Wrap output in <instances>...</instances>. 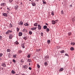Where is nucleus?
<instances>
[{
    "instance_id": "obj_1",
    "label": "nucleus",
    "mask_w": 75,
    "mask_h": 75,
    "mask_svg": "<svg viewBox=\"0 0 75 75\" xmlns=\"http://www.w3.org/2000/svg\"><path fill=\"white\" fill-rule=\"evenodd\" d=\"M13 38V35L12 34H10L9 35V39L10 40H11V39H12V38Z\"/></svg>"
},
{
    "instance_id": "obj_2",
    "label": "nucleus",
    "mask_w": 75,
    "mask_h": 75,
    "mask_svg": "<svg viewBox=\"0 0 75 75\" xmlns=\"http://www.w3.org/2000/svg\"><path fill=\"white\" fill-rule=\"evenodd\" d=\"M1 66L3 67H6V63H3L1 64Z\"/></svg>"
},
{
    "instance_id": "obj_3",
    "label": "nucleus",
    "mask_w": 75,
    "mask_h": 75,
    "mask_svg": "<svg viewBox=\"0 0 75 75\" xmlns=\"http://www.w3.org/2000/svg\"><path fill=\"white\" fill-rule=\"evenodd\" d=\"M6 4L4 3H2L1 4V6H2V7H4L6 6Z\"/></svg>"
},
{
    "instance_id": "obj_4",
    "label": "nucleus",
    "mask_w": 75,
    "mask_h": 75,
    "mask_svg": "<svg viewBox=\"0 0 75 75\" xmlns=\"http://www.w3.org/2000/svg\"><path fill=\"white\" fill-rule=\"evenodd\" d=\"M38 30H41V26L40 25H38Z\"/></svg>"
},
{
    "instance_id": "obj_5",
    "label": "nucleus",
    "mask_w": 75,
    "mask_h": 75,
    "mask_svg": "<svg viewBox=\"0 0 75 75\" xmlns=\"http://www.w3.org/2000/svg\"><path fill=\"white\" fill-rule=\"evenodd\" d=\"M18 24L19 25H23V22H22V21H20L19 23H18Z\"/></svg>"
},
{
    "instance_id": "obj_6",
    "label": "nucleus",
    "mask_w": 75,
    "mask_h": 75,
    "mask_svg": "<svg viewBox=\"0 0 75 75\" xmlns=\"http://www.w3.org/2000/svg\"><path fill=\"white\" fill-rule=\"evenodd\" d=\"M23 67L24 69H27L28 68V67L26 65L23 66Z\"/></svg>"
},
{
    "instance_id": "obj_7",
    "label": "nucleus",
    "mask_w": 75,
    "mask_h": 75,
    "mask_svg": "<svg viewBox=\"0 0 75 75\" xmlns=\"http://www.w3.org/2000/svg\"><path fill=\"white\" fill-rule=\"evenodd\" d=\"M3 16H4V17H7V13H4L3 14Z\"/></svg>"
},
{
    "instance_id": "obj_8",
    "label": "nucleus",
    "mask_w": 75,
    "mask_h": 75,
    "mask_svg": "<svg viewBox=\"0 0 75 75\" xmlns=\"http://www.w3.org/2000/svg\"><path fill=\"white\" fill-rule=\"evenodd\" d=\"M22 35H23V33H22L20 32L19 33H18L19 36H21Z\"/></svg>"
},
{
    "instance_id": "obj_9",
    "label": "nucleus",
    "mask_w": 75,
    "mask_h": 75,
    "mask_svg": "<svg viewBox=\"0 0 75 75\" xmlns=\"http://www.w3.org/2000/svg\"><path fill=\"white\" fill-rule=\"evenodd\" d=\"M36 29H37V27L33 28H31V30H35Z\"/></svg>"
},
{
    "instance_id": "obj_10",
    "label": "nucleus",
    "mask_w": 75,
    "mask_h": 75,
    "mask_svg": "<svg viewBox=\"0 0 75 75\" xmlns=\"http://www.w3.org/2000/svg\"><path fill=\"white\" fill-rule=\"evenodd\" d=\"M22 31L23 32H24L25 31L27 32L28 31L27 30V29H23Z\"/></svg>"
},
{
    "instance_id": "obj_11",
    "label": "nucleus",
    "mask_w": 75,
    "mask_h": 75,
    "mask_svg": "<svg viewBox=\"0 0 75 75\" xmlns=\"http://www.w3.org/2000/svg\"><path fill=\"white\" fill-rule=\"evenodd\" d=\"M18 5H16V6H15V8L16 9V10L17 9V8H18Z\"/></svg>"
},
{
    "instance_id": "obj_12",
    "label": "nucleus",
    "mask_w": 75,
    "mask_h": 75,
    "mask_svg": "<svg viewBox=\"0 0 75 75\" xmlns=\"http://www.w3.org/2000/svg\"><path fill=\"white\" fill-rule=\"evenodd\" d=\"M52 24H55V22L54 21H52Z\"/></svg>"
},
{
    "instance_id": "obj_13",
    "label": "nucleus",
    "mask_w": 75,
    "mask_h": 75,
    "mask_svg": "<svg viewBox=\"0 0 75 75\" xmlns=\"http://www.w3.org/2000/svg\"><path fill=\"white\" fill-rule=\"evenodd\" d=\"M70 50L71 51H74V48L73 47H71L70 48Z\"/></svg>"
},
{
    "instance_id": "obj_14",
    "label": "nucleus",
    "mask_w": 75,
    "mask_h": 75,
    "mask_svg": "<svg viewBox=\"0 0 75 75\" xmlns=\"http://www.w3.org/2000/svg\"><path fill=\"white\" fill-rule=\"evenodd\" d=\"M16 56H17V54H13V57L14 58H16Z\"/></svg>"
},
{
    "instance_id": "obj_15",
    "label": "nucleus",
    "mask_w": 75,
    "mask_h": 75,
    "mask_svg": "<svg viewBox=\"0 0 75 75\" xmlns=\"http://www.w3.org/2000/svg\"><path fill=\"white\" fill-rule=\"evenodd\" d=\"M47 28V26L46 25H45L43 26V28L44 29H46Z\"/></svg>"
},
{
    "instance_id": "obj_16",
    "label": "nucleus",
    "mask_w": 75,
    "mask_h": 75,
    "mask_svg": "<svg viewBox=\"0 0 75 75\" xmlns=\"http://www.w3.org/2000/svg\"><path fill=\"white\" fill-rule=\"evenodd\" d=\"M38 25V23H35L34 24V26H35L36 27H37Z\"/></svg>"
},
{
    "instance_id": "obj_17",
    "label": "nucleus",
    "mask_w": 75,
    "mask_h": 75,
    "mask_svg": "<svg viewBox=\"0 0 75 75\" xmlns=\"http://www.w3.org/2000/svg\"><path fill=\"white\" fill-rule=\"evenodd\" d=\"M50 42H51L50 40H48L47 41V43L48 44H50Z\"/></svg>"
},
{
    "instance_id": "obj_18",
    "label": "nucleus",
    "mask_w": 75,
    "mask_h": 75,
    "mask_svg": "<svg viewBox=\"0 0 75 75\" xmlns=\"http://www.w3.org/2000/svg\"><path fill=\"white\" fill-rule=\"evenodd\" d=\"M64 70V69L63 68H61L60 69L59 71H62Z\"/></svg>"
},
{
    "instance_id": "obj_19",
    "label": "nucleus",
    "mask_w": 75,
    "mask_h": 75,
    "mask_svg": "<svg viewBox=\"0 0 75 75\" xmlns=\"http://www.w3.org/2000/svg\"><path fill=\"white\" fill-rule=\"evenodd\" d=\"M10 51H11V50H10V49H7V52H10Z\"/></svg>"
},
{
    "instance_id": "obj_20",
    "label": "nucleus",
    "mask_w": 75,
    "mask_h": 75,
    "mask_svg": "<svg viewBox=\"0 0 75 75\" xmlns=\"http://www.w3.org/2000/svg\"><path fill=\"white\" fill-rule=\"evenodd\" d=\"M22 47L23 48H25V47H24V44H22Z\"/></svg>"
},
{
    "instance_id": "obj_21",
    "label": "nucleus",
    "mask_w": 75,
    "mask_h": 75,
    "mask_svg": "<svg viewBox=\"0 0 75 75\" xmlns=\"http://www.w3.org/2000/svg\"><path fill=\"white\" fill-rule=\"evenodd\" d=\"M24 25H25V26H28V24L27 23H26L24 24Z\"/></svg>"
},
{
    "instance_id": "obj_22",
    "label": "nucleus",
    "mask_w": 75,
    "mask_h": 75,
    "mask_svg": "<svg viewBox=\"0 0 75 75\" xmlns=\"http://www.w3.org/2000/svg\"><path fill=\"white\" fill-rule=\"evenodd\" d=\"M46 1H45V0H42V2H43V4H46V2H45Z\"/></svg>"
},
{
    "instance_id": "obj_23",
    "label": "nucleus",
    "mask_w": 75,
    "mask_h": 75,
    "mask_svg": "<svg viewBox=\"0 0 75 75\" xmlns=\"http://www.w3.org/2000/svg\"><path fill=\"white\" fill-rule=\"evenodd\" d=\"M32 4L33 6H36V4H35V3H32Z\"/></svg>"
},
{
    "instance_id": "obj_24",
    "label": "nucleus",
    "mask_w": 75,
    "mask_h": 75,
    "mask_svg": "<svg viewBox=\"0 0 75 75\" xmlns=\"http://www.w3.org/2000/svg\"><path fill=\"white\" fill-rule=\"evenodd\" d=\"M28 62H31V60L30 59H28Z\"/></svg>"
},
{
    "instance_id": "obj_25",
    "label": "nucleus",
    "mask_w": 75,
    "mask_h": 75,
    "mask_svg": "<svg viewBox=\"0 0 75 75\" xmlns=\"http://www.w3.org/2000/svg\"><path fill=\"white\" fill-rule=\"evenodd\" d=\"M11 73H12V74H14L16 73L15 72H14V70H12L11 71Z\"/></svg>"
},
{
    "instance_id": "obj_26",
    "label": "nucleus",
    "mask_w": 75,
    "mask_h": 75,
    "mask_svg": "<svg viewBox=\"0 0 75 75\" xmlns=\"http://www.w3.org/2000/svg\"><path fill=\"white\" fill-rule=\"evenodd\" d=\"M46 31H47V32H48V31H50V29L47 28L46 30Z\"/></svg>"
},
{
    "instance_id": "obj_27",
    "label": "nucleus",
    "mask_w": 75,
    "mask_h": 75,
    "mask_svg": "<svg viewBox=\"0 0 75 75\" xmlns=\"http://www.w3.org/2000/svg\"><path fill=\"white\" fill-rule=\"evenodd\" d=\"M9 31L8 30L7 31V32H6V34H9Z\"/></svg>"
},
{
    "instance_id": "obj_28",
    "label": "nucleus",
    "mask_w": 75,
    "mask_h": 75,
    "mask_svg": "<svg viewBox=\"0 0 75 75\" xmlns=\"http://www.w3.org/2000/svg\"><path fill=\"white\" fill-rule=\"evenodd\" d=\"M71 45H74L75 44V42H72L71 44Z\"/></svg>"
},
{
    "instance_id": "obj_29",
    "label": "nucleus",
    "mask_w": 75,
    "mask_h": 75,
    "mask_svg": "<svg viewBox=\"0 0 75 75\" xmlns=\"http://www.w3.org/2000/svg\"><path fill=\"white\" fill-rule=\"evenodd\" d=\"M15 44H16V45H18V44H19V43H18V42L17 41H16L15 42Z\"/></svg>"
},
{
    "instance_id": "obj_30",
    "label": "nucleus",
    "mask_w": 75,
    "mask_h": 75,
    "mask_svg": "<svg viewBox=\"0 0 75 75\" xmlns=\"http://www.w3.org/2000/svg\"><path fill=\"white\" fill-rule=\"evenodd\" d=\"M10 26H9V28H11L13 26V25L11 24V23L10 24Z\"/></svg>"
},
{
    "instance_id": "obj_31",
    "label": "nucleus",
    "mask_w": 75,
    "mask_h": 75,
    "mask_svg": "<svg viewBox=\"0 0 75 75\" xmlns=\"http://www.w3.org/2000/svg\"><path fill=\"white\" fill-rule=\"evenodd\" d=\"M64 51H64V50H63L61 51L60 52H61V53H62H62H64Z\"/></svg>"
},
{
    "instance_id": "obj_32",
    "label": "nucleus",
    "mask_w": 75,
    "mask_h": 75,
    "mask_svg": "<svg viewBox=\"0 0 75 75\" xmlns=\"http://www.w3.org/2000/svg\"><path fill=\"white\" fill-rule=\"evenodd\" d=\"M18 52H19V54H21V52H22V51L19 50L18 51Z\"/></svg>"
},
{
    "instance_id": "obj_33",
    "label": "nucleus",
    "mask_w": 75,
    "mask_h": 75,
    "mask_svg": "<svg viewBox=\"0 0 75 75\" xmlns=\"http://www.w3.org/2000/svg\"><path fill=\"white\" fill-rule=\"evenodd\" d=\"M47 62H45V66H47Z\"/></svg>"
},
{
    "instance_id": "obj_34",
    "label": "nucleus",
    "mask_w": 75,
    "mask_h": 75,
    "mask_svg": "<svg viewBox=\"0 0 75 75\" xmlns=\"http://www.w3.org/2000/svg\"><path fill=\"white\" fill-rule=\"evenodd\" d=\"M29 34L30 35H31L32 34V32L30 31L29 32Z\"/></svg>"
},
{
    "instance_id": "obj_35",
    "label": "nucleus",
    "mask_w": 75,
    "mask_h": 75,
    "mask_svg": "<svg viewBox=\"0 0 75 75\" xmlns=\"http://www.w3.org/2000/svg\"><path fill=\"white\" fill-rule=\"evenodd\" d=\"M9 33H12L13 31L12 30H9Z\"/></svg>"
},
{
    "instance_id": "obj_36",
    "label": "nucleus",
    "mask_w": 75,
    "mask_h": 75,
    "mask_svg": "<svg viewBox=\"0 0 75 75\" xmlns=\"http://www.w3.org/2000/svg\"><path fill=\"white\" fill-rule=\"evenodd\" d=\"M37 66L38 68H40V66L39 64H38Z\"/></svg>"
},
{
    "instance_id": "obj_37",
    "label": "nucleus",
    "mask_w": 75,
    "mask_h": 75,
    "mask_svg": "<svg viewBox=\"0 0 75 75\" xmlns=\"http://www.w3.org/2000/svg\"><path fill=\"white\" fill-rule=\"evenodd\" d=\"M2 40V37L0 36V41Z\"/></svg>"
},
{
    "instance_id": "obj_38",
    "label": "nucleus",
    "mask_w": 75,
    "mask_h": 75,
    "mask_svg": "<svg viewBox=\"0 0 75 75\" xmlns=\"http://www.w3.org/2000/svg\"><path fill=\"white\" fill-rule=\"evenodd\" d=\"M51 15H52V16H54V11H52V12Z\"/></svg>"
},
{
    "instance_id": "obj_39",
    "label": "nucleus",
    "mask_w": 75,
    "mask_h": 75,
    "mask_svg": "<svg viewBox=\"0 0 75 75\" xmlns=\"http://www.w3.org/2000/svg\"><path fill=\"white\" fill-rule=\"evenodd\" d=\"M40 34L42 36H43V35H44V33L42 32Z\"/></svg>"
},
{
    "instance_id": "obj_40",
    "label": "nucleus",
    "mask_w": 75,
    "mask_h": 75,
    "mask_svg": "<svg viewBox=\"0 0 75 75\" xmlns=\"http://www.w3.org/2000/svg\"><path fill=\"white\" fill-rule=\"evenodd\" d=\"M23 38L24 40H27V37H25L24 38Z\"/></svg>"
},
{
    "instance_id": "obj_41",
    "label": "nucleus",
    "mask_w": 75,
    "mask_h": 75,
    "mask_svg": "<svg viewBox=\"0 0 75 75\" xmlns=\"http://www.w3.org/2000/svg\"><path fill=\"white\" fill-rule=\"evenodd\" d=\"M55 22V23H58V20H55L54 21Z\"/></svg>"
},
{
    "instance_id": "obj_42",
    "label": "nucleus",
    "mask_w": 75,
    "mask_h": 75,
    "mask_svg": "<svg viewBox=\"0 0 75 75\" xmlns=\"http://www.w3.org/2000/svg\"><path fill=\"white\" fill-rule=\"evenodd\" d=\"M61 14H64V12L63 11V10H62L61 11Z\"/></svg>"
},
{
    "instance_id": "obj_43",
    "label": "nucleus",
    "mask_w": 75,
    "mask_h": 75,
    "mask_svg": "<svg viewBox=\"0 0 75 75\" xmlns=\"http://www.w3.org/2000/svg\"><path fill=\"white\" fill-rule=\"evenodd\" d=\"M13 62L14 63H16V60L14 59H13Z\"/></svg>"
},
{
    "instance_id": "obj_44",
    "label": "nucleus",
    "mask_w": 75,
    "mask_h": 75,
    "mask_svg": "<svg viewBox=\"0 0 75 75\" xmlns=\"http://www.w3.org/2000/svg\"><path fill=\"white\" fill-rule=\"evenodd\" d=\"M13 1V0H9V1L10 2V3H11V2H12Z\"/></svg>"
},
{
    "instance_id": "obj_45",
    "label": "nucleus",
    "mask_w": 75,
    "mask_h": 75,
    "mask_svg": "<svg viewBox=\"0 0 75 75\" xmlns=\"http://www.w3.org/2000/svg\"><path fill=\"white\" fill-rule=\"evenodd\" d=\"M71 35V32H69L68 33V35Z\"/></svg>"
},
{
    "instance_id": "obj_46",
    "label": "nucleus",
    "mask_w": 75,
    "mask_h": 75,
    "mask_svg": "<svg viewBox=\"0 0 75 75\" xmlns=\"http://www.w3.org/2000/svg\"><path fill=\"white\" fill-rule=\"evenodd\" d=\"M16 29L18 32L19 31V28H17Z\"/></svg>"
},
{
    "instance_id": "obj_47",
    "label": "nucleus",
    "mask_w": 75,
    "mask_h": 75,
    "mask_svg": "<svg viewBox=\"0 0 75 75\" xmlns=\"http://www.w3.org/2000/svg\"><path fill=\"white\" fill-rule=\"evenodd\" d=\"M3 55V53H1L0 54V57H2V56Z\"/></svg>"
},
{
    "instance_id": "obj_48",
    "label": "nucleus",
    "mask_w": 75,
    "mask_h": 75,
    "mask_svg": "<svg viewBox=\"0 0 75 75\" xmlns=\"http://www.w3.org/2000/svg\"><path fill=\"white\" fill-rule=\"evenodd\" d=\"M65 55H66V56H67V57H69V55L67 54H66Z\"/></svg>"
},
{
    "instance_id": "obj_49",
    "label": "nucleus",
    "mask_w": 75,
    "mask_h": 75,
    "mask_svg": "<svg viewBox=\"0 0 75 75\" xmlns=\"http://www.w3.org/2000/svg\"><path fill=\"white\" fill-rule=\"evenodd\" d=\"M29 69L30 70H31L32 69L31 68V67H29Z\"/></svg>"
},
{
    "instance_id": "obj_50",
    "label": "nucleus",
    "mask_w": 75,
    "mask_h": 75,
    "mask_svg": "<svg viewBox=\"0 0 75 75\" xmlns=\"http://www.w3.org/2000/svg\"><path fill=\"white\" fill-rule=\"evenodd\" d=\"M28 58H30V55H28L27 57Z\"/></svg>"
},
{
    "instance_id": "obj_51",
    "label": "nucleus",
    "mask_w": 75,
    "mask_h": 75,
    "mask_svg": "<svg viewBox=\"0 0 75 75\" xmlns=\"http://www.w3.org/2000/svg\"><path fill=\"white\" fill-rule=\"evenodd\" d=\"M7 10H8V11H10V8H7Z\"/></svg>"
},
{
    "instance_id": "obj_52",
    "label": "nucleus",
    "mask_w": 75,
    "mask_h": 75,
    "mask_svg": "<svg viewBox=\"0 0 75 75\" xmlns=\"http://www.w3.org/2000/svg\"><path fill=\"white\" fill-rule=\"evenodd\" d=\"M72 4H71V5H70V7H71V8H72Z\"/></svg>"
},
{
    "instance_id": "obj_53",
    "label": "nucleus",
    "mask_w": 75,
    "mask_h": 75,
    "mask_svg": "<svg viewBox=\"0 0 75 75\" xmlns=\"http://www.w3.org/2000/svg\"><path fill=\"white\" fill-rule=\"evenodd\" d=\"M22 60H23V59H22V60H21V62H23V61H22Z\"/></svg>"
},
{
    "instance_id": "obj_54",
    "label": "nucleus",
    "mask_w": 75,
    "mask_h": 75,
    "mask_svg": "<svg viewBox=\"0 0 75 75\" xmlns=\"http://www.w3.org/2000/svg\"><path fill=\"white\" fill-rule=\"evenodd\" d=\"M46 24L47 25H48V24L47 23H46Z\"/></svg>"
},
{
    "instance_id": "obj_55",
    "label": "nucleus",
    "mask_w": 75,
    "mask_h": 75,
    "mask_svg": "<svg viewBox=\"0 0 75 75\" xmlns=\"http://www.w3.org/2000/svg\"><path fill=\"white\" fill-rule=\"evenodd\" d=\"M37 1H39V0H36Z\"/></svg>"
},
{
    "instance_id": "obj_56",
    "label": "nucleus",
    "mask_w": 75,
    "mask_h": 75,
    "mask_svg": "<svg viewBox=\"0 0 75 75\" xmlns=\"http://www.w3.org/2000/svg\"><path fill=\"white\" fill-rule=\"evenodd\" d=\"M46 57H47V58H48V56H46Z\"/></svg>"
},
{
    "instance_id": "obj_57",
    "label": "nucleus",
    "mask_w": 75,
    "mask_h": 75,
    "mask_svg": "<svg viewBox=\"0 0 75 75\" xmlns=\"http://www.w3.org/2000/svg\"><path fill=\"white\" fill-rule=\"evenodd\" d=\"M2 69H3V68H2Z\"/></svg>"
},
{
    "instance_id": "obj_58",
    "label": "nucleus",
    "mask_w": 75,
    "mask_h": 75,
    "mask_svg": "<svg viewBox=\"0 0 75 75\" xmlns=\"http://www.w3.org/2000/svg\"><path fill=\"white\" fill-rule=\"evenodd\" d=\"M29 65H30V63H29Z\"/></svg>"
},
{
    "instance_id": "obj_59",
    "label": "nucleus",
    "mask_w": 75,
    "mask_h": 75,
    "mask_svg": "<svg viewBox=\"0 0 75 75\" xmlns=\"http://www.w3.org/2000/svg\"><path fill=\"white\" fill-rule=\"evenodd\" d=\"M1 9H2V8H1Z\"/></svg>"
},
{
    "instance_id": "obj_60",
    "label": "nucleus",
    "mask_w": 75,
    "mask_h": 75,
    "mask_svg": "<svg viewBox=\"0 0 75 75\" xmlns=\"http://www.w3.org/2000/svg\"><path fill=\"white\" fill-rule=\"evenodd\" d=\"M16 75H18V74H17Z\"/></svg>"
},
{
    "instance_id": "obj_61",
    "label": "nucleus",
    "mask_w": 75,
    "mask_h": 75,
    "mask_svg": "<svg viewBox=\"0 0 75 75\" xmlns=\"http://www.w3.org/2000/svg\"><path fill=\"white\" fill-rule=\"evenodd\" d=\"M73 20H74V19H73Z\"/></svg>"
},
{
    "instance_id": "obj_62",
    "label": "nucleus",
    "mask_w": 75,
    "mask_h": 75,
    "mask_svg": "<svg viewBox=\"0 0 75 75\" xmlns=\"http://www.w3.org/2000/svg\"><path fill=\"white\" fill-rule=\"evenodd\" d=\"M29 1H31V0H29Z\"/></svg>"
},
{
    "instance_id": "obj_63",
    "label": "nucleus",
    "mask_w": 75,
    "mask_h": 75,
    "mask_svg": "<svg viewBox=\"0 0 75 75\" xmlns=\"http://www.w3.org/2000/svg\"><path fill=\"white\" fill-rule=\"evenodd\" d=\"M59 0V1H60V0Z\"/></svg>"
},
{
    "instance_id": "obj_64",
    "label": "nucleus",
    "mask_w": 75,
    "mask_h": 75,
    "mask_svg": "<svg viewBox=\"0 0 75 75\" xmlns=\"http://www.w3.org/2000/svg\"><path fill=\"white\" fill-rule=\"evenodd\" d=\"M39 51H40V49H39Z\"/></svg>"
}]
</instances>
